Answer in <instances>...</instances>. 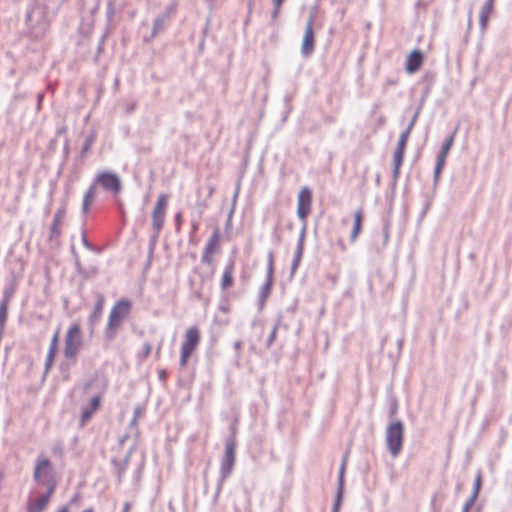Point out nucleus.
Returning a JSON list of instances; mask_svg holds the SVG:
<instances>
[{
  "label": "nucleus",
  "instance_id": "nucleus-30",
  "mask_svg": "<svg viewBox=\"0 0 512 512\" xmlns=\"http://www.w3.org/2000/svg\"><path fill=\"white\" fill-rule=\"evenodd\" d=\"M277 335V327H274L267 340V346L270 347Z\"/></svg>",
  "mask_w": 512,
  "mask_h": 512
},
{
  "label": "nucleus",
  "instance_id": "nucleus-31",
  "mask_svg": "<svg viewBox=\"0 0 512 512\" xmlns=\"http://www.w3.org/2000/svg\"><path fill=\"white\" fill-rule=\"evenodd\" d=\"M141 414V409L138 407L135 409V412H134V419L132 421V424H135L137 422V418L138 416Z\"/></svg>",
  "mask_w": 512,
  "mask_h": 512
},
{
  "label": "nucleus",
  "instance_id": "nucleus-34",
  "mask_svg": "<svg viewBox=\"0 0 512 512\" xmlns=\"http://www.w3.org/2000/svg\"><path fill=\"white\" fill-rule=\"evenodd\" d=\"M131 509V503L126 502L123 507V512H130Z\"/></svg>",
  "mask_w": 512,
  "mask_h": 512
},
{
  "label": "nucleus",
  "instance_id": "nucleus-18",
  "mask_svg": "<svg viewBox=\"0 0 512 512\" xmlns=\"http://www.w3.org/2000/svg\"><path fill=\"white\" fill-rule=\"evenodd\" d=\"M104 307H105V297H104L103 294H98L97 295L96 303L94 305V309H93L92 313L89 315V318H88L89 322L91 324H94V323L98 322V320L102 316Z\"/></svg>",
  "mask_w": 512,
  "mask_h": 512
},
{
  "label": "nucleus",
  "instance_id": "nucleus-22",
  "mask_svg": "<svg viewBox=\"0 0 512 512\" xmlns=\"http://www.w3.org/2000/svg\"><path fill=\"white\" fill-rule=\"evenodd\" d=\"M9 296L6 295L0 305V327L4 330V324L8 315Z\"/></svg>",
  "mask_w": 512,
  "mask_h": 512
},
{
  "label": "nucleus",
  "instance_id": "nucleus-13",
  "mask_svg": "<svg viewBox=\"0 0 512 512\" xmlns=\"http://www.w3.org/2000/svg\"><path fill=\"white\" fill-rule=\"evenodd\" d=\"M54 493H50V490H47L44 495L31 497L27 502V512H43Z\"/></svg>",
  "mask_w": 512,
  "mask_h": 512
},
{
  "label": "nucleus",
  "instance_id": "nucleus-12",
  "mask_svg": "<svg viewBox=\"0 0 512 512\" xmlns=\"http://www.w3.org/2000/svg\"><path fill=\"white\" fill-rule=\"evenodd\" d=\"M96 182L99 183L104 189L118 193L121 190V182L118 176L111 172L99 173L96 177Z\"/></svg>",
  "mask_w": 512,
  "mask_h": 512
},
{
  "label": "nucleus",
  "instance_id": "nucleus-24",
  "mask_svg": "<svg viewBox=\"0 0 512 512\" xmlns=\"http://www.w3.org/2000/svg\"><path fill=\"white\" fill-rule=\"evenodd\" d=\"M95 197V187L91 186L86 192L83 199V210L86 212L89 209L93 199Z\"/></svg>",
  "mask_w": 512,
  "mask_h": 512
},
{
  "label": "nucleus",
  "instance_id": "nucleus-19",
  "mask_svg": "<svg viewBox=\"0 0 512 512\" xmlns=\"http://www.w3.org/2000/svg\"><path fill=\"white\" fill-rule=\"evenodd\" d=\"M363 219H364V214H363L362 209L356 210L354 212L353 229H352L351 234H350V240L352 242L357 239V237L359 236V234H360V232L362 230Z\"/></svg>",
  "mask_w": 512,
  "mask_h": 512
},
{
  "label": "nucleus",
  "instance_id": "nucleus-17",
  "mask_svg": "<svg viewBox=\"0 0 512 512\" xmlns=\"http://www.w3.org/2000/svg\"><path fill=\"white\" fill-rule=\"evenodd\" d=\"M494 2H495V0H486L484 5L481 8L480 15H479V23H480V28L483 32L488 27L489 19L494 10Z\"/></svg>",
  "mask_w": 512,
  "mask_h": 512
},
{
  "label": "nucleus",
  "instance_id": "nucleus-23",
  "mask_svg": "<svg viewBox=\"0 0 512 512\" xmlns=\"http://www.w3.org/2000/svg\"><path fill=\"white\" fill-rule=\"evenodd\" d=\"M272 283H273V261L271 259L270 264H269V269H268L267 280L263 286V296L264 297H267V295L269 294L271 287H272Z\"/></svg>",
  "mask_w": 512,
  "mask_h": 512
},
{
  "label": "nucleus",
  "instance_id": "nucleus-29",
  "mask_svg": "<svg viewBox=\"0 0 512 512\" xmlns=\"http://www.w3.org/2000/svg\"><path fill=\"white\" fill-rule=\"evenodd\" d=\"M59 336H60V329H57V331L54 333V335L51 339L49 350L57 351Z\"/></svg>",
  "mask_w": 512,
  "mask_h": 512
},
{
  "label": "nucleus",
  "instance_id": "nucleus-27",
  "mask_svg": "<svg viewBox=\"0 0 512 512\" xmlns=\"http://www.w3.org/2000/svg\"><path fill=\"white\" fill-rule=\"evenodd\" d=\"M284 1L285 0H272L273 6H274V10H273V13H272L273 19H277V17L279 16L280 10H281V6L284 3Z\"/></svg>",
  "mask_w": 512,
  "mask_h": 512
},
{
  "label": "nucleus",
  "instance_id": "nucleus-25",
  "mask_svg": "<svg viewBox=\"0 0 512 512\" xmlns=\"http://www.w3.org/2000/svg\"><path fill=\"white\" fill-rule=\"evenodd\" d=\"M454 142V136H449L442 144L440 155L447 156Z\"/></svg>",
  "mask_w": 512,
  "mask_h": 512
},
{
  "label": "nucleus",
  "instance_id": "nucleus-2",
  "mask_svg": "<svg viewBox=\"0 0 512 512\" xmlns=\"http://www.w3.org/2000/svg\"><path fill=\"white\" fill-rule=\"evenodd\" d=\"M33 478L38 485L50 490V493L55 492L57 487L56 472L53 463L47 456L40 454L36 458Z\"/></svg>",
  "mask_w": 512,
  "mask_h": 512
},
{
  "label": "nucleus",
  "instance_id": "nucleus-7",
  "mask_svg": "<svg viewBox=\"0 0 512 512\" xmlns=\"http://www.w3.org/2000/svg\"><path fill=\"white\" fill-rule=\"evenodd\" d=\"M313 193L308 186L302 187L297 194V216L306 223L312 211Z\"/></svg>",
  "mask_w": 512,
  "mask_h": 512
},
{
  "label": "nucleus",
  "instance_id": "nucleus-4",
  "mask_svg": "<svg viewBox=\"0 0 512 512\" xmlns=\"http://www.w3.org/2000/svg\"><path fill=\"white\" fill-rule=\"evenodd\" d=\"M201 340V333L198 327H189L184 334L180 348V366L185 368L189 358L197 350Z\"/></svg>",
  "mask_w": 512,
  "mask_h": 512
},
{
  "label": "nucleus",
  "instance_id": "nucleus-20",
  "mask_svg": "<svg viewBox=\"0 0 512 512\" xmlns=\"http://www.w3.org/2000/svg\"><path fill=\"white\" fill-rule=\"evenodd\" d=\"M65 212L59 210L54 216V220L51 227V238H58L61 234V226L64 222Z\"/></svg>",
  "mask_w": 512,
  "mask_h": 512
},
{
  "label": "nucleus",
  "instance_id": "nucleus-15",
  "mask_svg": "<svg viewBox=\"0 0 512 512\" xmlns=\"http://www.w3.org/2000/svg\"><path fill=\"white\" fill-rule=\"evenodd\" d=\"M101 407V396L95 395L92 397L89 406L84 407L80 416V426H84L87 422L91 420L93 415L100 409Z\"/></svg>",
  "mask_w": 512,
  "mask_h": 512
},
{
  "label": "nucleus",
  "instance_id": "nucleus-32",
  "mask_svg": "<svg viewBox=\"0 0 512 512\" xmlns=\"http://www.w3.org/2000/svg\"><path fill=\"white\" fill-rule=\"evenodd\" d=\"M345 465H346V463H345V461H343L341 469H340V482H342V480H343V476H344V472H345Z\"/></svg>",
  "mask_w": 512,
  "mask_h": 512
},
{
  "label": "nucleus",
  "instance_id": "nucleus-28",
  "mask_svg": "<svg viewBox=\"0 0 512 512\" xmlns=\"http://www.w3.org/2000/svg\"><path fill=\"white\" fill-rule=\"evenodd\" d=\"M57 351L48 350V354L46 357V370L50 369L54 363L55 357H56Z\"/></svg>",
  "mask_w": 512,
  "mask_h": 512
},
{
  "label": "nucleus",
  "instance_id": "nucleus-35",
  "mask_svg": "<svg viewBox=\"0 0 512 512\" xmlns=\"http://www.w3.org/2000/svg\"><path fill=\"white\" fill-rule=\"evenodd\" d=\"M57 512H70V511L67 507H62V508L58 509Z\"/></svg>",
  "mask_w": 512,
  "mask_h": 512
},
{
  "label": "nucleus",
  "instance_id": "nucleus-38",
  "mask_svg": "<svg viewBox=\"0 0 512 512\" xmlns=\"http://www.w3.org/2000/svg\"><path fill=\"white\" fill-rule=\"evenodd\" d=\"M83 512H94L92 508L86 509Z\"/></svg>",
  "mask_w": 512,
  "mask_h": 512
},
{
  "label": "nucleus",
  "instance_id": "nucleus-14",
  "mask_svg": "<svg viewBox=\"0 0 512 512\" xmlns=\"http://www.w3.org/2000/svg\"><path fill=\"white\" fill-rule=\"evenodd\" d=\"M424 61V55L420 50H413L410 52L405 61V70L408 74L417 72Z\"/></svg>",
  "mask_w": 512,
  "mask_h": 512
},
{
  "label": "nucleus",
  "instance_id": "nucleus-16",
  "mask_svg": "<svg viewBox=\"0 0 512 512\" xmlns=\"http://www.w3.org/2000/svg\"><path fill=\"white\" fill-rule=\"evenodd\" d=\"M234 269L235 263L233 260H230L224 270L220 281V286L223 291L228 290L234 284Z\"/></svg>",
  "mask_w": 512,
  "mask_h": 512
},
{
  "label": "nucleus",
  "instance_id": "nucleus-1",
  "mask_svg": "<svg viewBox=\"0 0 512 512\" xmlns=\"http://www.w3.org/2000/svg\"><path fill=\"white\" fill-rule=\"evenodd\" d=\"M132 310V301L122 298L112 306L105 326V336L113 340L123 323L129 318Z\"/></svg>",
  "mask_w": 512,
  "mask_h": 512
},
{
  "label": "nucleus",
  "instance_id": "nucleus-3",
  "mask_svg": "<svg viewBox=\"0 0 512 512\" xmlns=\"http://www.w3.org/2000/svg\"><path fill=\"white\" fill-rule=\"evenodd\" d=\"M82 328L79 323H72L64 338V356L67 360L75 361L83 347Z\"/></svg>",
  "mask_w": 512,
  "mask_h": 512
},
{
  "label": "nucleus",
  "instance_id": "nucleus-26",
  "mask_svg": "<svg viewBox=\"0 0 512 512\" xmlns=\"http://www.w3.org/2000/svg\"><path fill=\"white\" fill-rule=\"evenodd\" d=\"M446 158L447 156H443V155H438L437 157V163H436V167H435V174L436 175H439L445 165V162H446Z\"/></svg>",
  "mask_w": 512,
  "mask_h": 512
},
{
  "label": "nucleus",
  "instance_id": "nucleus-5",
  "mask_svg": "<svg viewBox=\"0 0 512 512\" xmlns=\"http://www.w3.org/2000/svg\"><path fill=\"white\" fill-rule=\"evenodd\" d=\"M404 427L400 421L392 422L386 430V445L393 457H397L403 447Z\"/></svg>",
  "mask_w": 512,
  "mask_h": 512
},
{
  "label": "nucleus",
  "instance_id": "nucleus-37",
  "mask_svg": "<svg viewBox=\"0 0 512 512\" xmlns=\"http://www.w3.org/2000/svg\"><path fill=\"white\" fill-rule=\"evenodd\" d=\"M472 24V19H471V16H469V19H468V26L470 27Z\"/></svg>",
  "mask_w": 512,
  "mask_h": 512
},
{
  "label": "nucleus",
  "instance_id": "nucleus-33",
  "mask_svg": "<svg viewBox=\"0 0 512 512\" xmlns=\"http://www.w3.org/2000/svg\"><path fill=\"white\" fill-rule=\"evenodd\" d=\"M151 352V346L150 344H145V349H144V353H145V356H148Z\"/></svg>",
  "mask_w": 512,
  "mask_h": 512
},
{
  "label": "nucleus",
  "instance_id": "nucleus-10",
  "mask_svg": "<svg viewBox=\"0 0 512 512\" xmlns=\"http://www.w3.org/2000/svg\"><path fill=\"white\" fill-rule=\"evenodd\" d=\"M315 16L311 15L307 21L304 37L301 45V52L304 56H309L314 51L315 34H314Z\"/></svg>",
  "mask_w": 512,
  "mask_h": 512
},
{
  "label": "nucleus",
  "instance_id": "nucleus-36",
  "mask_svg": "<svg viewBox=\"0 0 512 512\" xmlns=\"http://www.w3.org/2000/svg\"><path fill=\"white\" fill-rule=\"evenodd\" d=\"M386 121L385 117L384 116H381L380 119H379V125H382L384 124Z\"/></svg>",
  "mask_w": 512,
  "mask_h": 512
},
{
  "label": "nucleus",
  "instance_id": "nucleus-21",
  "mask_svg": "<svg viewBox=\"0 0 512 512\" xmlns=\"http://www.w3.org/2000/svg\"><path fill=\"white\" fill-rule=\"evenodd\" d=\"M481 483H482V477H481V474H478L475 479V483H474L473 497L470 499V501L468 503H466V505L463 508V512H469L470 506L473 504L475 498L477 497V495L479 493Z\"/></svg>",
  "mask_w": 512,
  "mask_h": 512
},
{
  "label": "nucleus",
  "instance_id": "nucleus-8",
  "mask_svg": "<svg viewBox=\"0 0 512 512\" xmlns=\"http://www.w3.org/2000/svg\"><path fill=\"white\" fill-rule=\"evenodd\" d=\"M167 204L168 196L166 194H160L152 212V226L157 233H159L164 226Z\"/></svg>",
  "mask_w": 512,
  "mask_h": 512
},
{
  "label": "nucleus",
  "instance_id": "nucleus-6",
  "mask_svg": "<svg viewBox=\"0 0 512 512\" xmlns=\"http://www.w3.org/2000/svg\"><path fill=\"white\" fill-rule=\"evenodd\" d=\"M221 243V231L219 228H215L203 248L201 254V261L203 264L208 266H213L215 264V257L221 251Z\"/></svg>",
  "mask_w": 512,
  "mask_h": 512
},
{
  "label": "nucleus",
  "instance_id": "nucleus-9",
  "mask_svg": "<svg viewBox=\"0 0 512 512\" xmlns=\"http://www.w3.org/2000/svg\"><path fill=\"white\" fill-rule=\"evenodd\" d=\"M413 123L408 127L406 131H404L398 140L397 148L393 155V163H394V175L398 176L400 167L403 162L404 153L407 145V141L412 129Z\"/></svg>",
  "mask_w": 512,
  "mask_h": 512
},
{
  "label": "nucleus",
  "instance_id": "nucleus-11",
  "mask_svg": "<svg viewBox=\"0 0 512 512\" xmlns=\"http://www.w3.org/2000/svg\"><path fill=\"white\" fill-rule=\"evenodd\" d=\"M235 448L236 442L234 439H230L226 442L225 454L221 463V473L224 477H227L233 469L235 462Z\"/></svg>",
  "mask_w": 512,
  "mask_h": 512
}]
</instances>
